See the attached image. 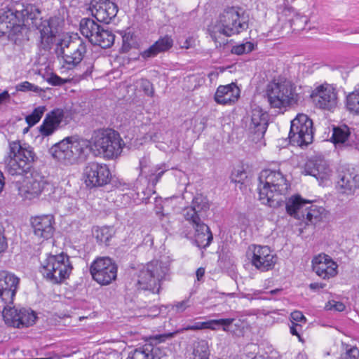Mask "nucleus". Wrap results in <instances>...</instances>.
Masks as SVG:
<instances>
[{
  "label": "nucleus",
  "mask_w": 359,
  "mask_h": 359,
  "mask_svg": "<svg viewBox=\"0 0 359 359\" xmlns=\"http://www.w3.org/2000/svg\"><path fill=\"white\" fill-rule=\"evenodd\" d=\"M240 92V89L234 83L219 86L215 92L214 99L219 104H231L238 100Z\"/></svg>",
  "instance_id": "cd10ccee"
},
{
  "label": "nucleus",
  "mask_w": 359,
  "mask_h": 359,
  "mask_svg": "<svg viewBox=\"0 0 359 359\" xmlns=\"http://www.w3.org/2000/svg\"><path fill=\"white\" fill-rule=\"evenodd\" d=\"M87 141L88 150L90 149L95 155L102 156L109 160L117 158L125 145L119 133L111 128L95 130L90 140Z\"/></svg>",
  "instance_id": "7ed1b4c3"
},
{
  "label": "nucleus",
  "mask_w": 359,
  "mask_h": 359,
  "mask_svg": "<svg viewBox=\"0 0 359 359\" xmlns=\"http://www.w3.org/2000/svg\"><path fill=\"white\" fill-rule=\"evenodd\" d=\"M165 263L152 260L141 269L135 277V285L139 290H147L153 294H158L161 282L168 272Z\"/></svg>",
  "instance_id": "39448f33"
},
{
  "label": "nucleus",
  "mask_w": 359,
  "mask_h": 359,
  "mask_svg": "<svg viewBox=\"0 0 359 359\" xmlns=\"http://www.w3.org/2000/svg\"><path fill=\"white\" fill-rule=\"evenodd\" d=\"M173 333L157 334L151 339V342L135 348L132 351L127 359H160L161 352L158 344L170 339Z\"/></svg>",
  "instance_id": "a211bd4d"
},
{
  "label": "nucleus",
  "mask_w": 359,
  "mask_h": 359,
  "mask_svg": "<svg viewBox=\"0 0 359 359\" xmlns=\"http://www.w3.org/2000/svg\"><path fill=\"white\" fill-rule=\"evenodd\" d=\"M123 41L124 46H125L126 45V36H123Z\"/></svg>",
  "instance_id": "0e129e2a"
},
{
  "label": "nucleus",
  "mask_w": 359,
  "mask_h": 359,
  "mask_svg": "<svg viewBox=\"0 0 359 359\" xmlns=\"http://www.w3.org/2000/svg\"><path fill=\"white\" fill-rule=\"evenodd\" d=\"M3 318L7 325L22 329L32 326L37 316L31 309L4 306Z\"/></svg>",
  "instance_id": "2eb2a0df"
},
{
  "label": "nucleus",
  "mask_w": 359,
  "mask_h": 359,
  "mask_svg": "<svg viewBox=\"0 0 359 359\" xmlns=\"http://www.w3.org/2000/svg\"><path fill=\"white\" fill-rule=\"evenodd\" d=\"M45 106H39L33 111L25 117V121L29 126L32 127L36 125L42 118L45 111Z\"/></svg>",
  "instance_id": "a19ab883"
},
{
  "label": "nucleus",
  "mask_w": 359,
  "mask_h": 359,
  "mask_svg": "<svg viewBox=\"0 0 359 359\" xmlns=\"http://www.w3.org/2000/svg\"><path fill=\"white\" fill-rule=\"evenodd\" d=\"M309 287L312 290H316V289L323 288L324 287V285L321 284V283H311Z\"/></svg>",
  "instance_id": "13d9d810"
},
{
  "label": "nucleus",
  "mask_w": 359,
  "mask_h": 359,
  "mask_svg": "<svg viewBox=\"0 0 359 359\" xmlns=\"http://www.w3.org/2000/svg\"><path fill=\"white\" fill-rule=\"evenodd\" d=\"M173 46V40L170 36L160 37L153 45L140 53V56L147 60L156 57L158 54L170 50Z\"/></svg>",
  "instance_id": "7c9ffc66"
},
{
  "label": "nucleus",
  "mask_w": 359,
  "mask_h": 359,
  "mask_svg": "<svg viewBox=\"0 0 359 359\" xmlns=\"http://www.w3.org/2000/svg\"><path fill=\"white\" fill-rule=\"evenodd\" d=\"M303 173L323 181L328 179L331 170L325 159L316 157L306 161Z\"/></svg>",
  "instance_id": "bb28decb"
},
{
  "label": "nucleus",
  "mask_w": 359,
  "mask_h": 359,
  "mask_svg": "<svg viewBox=\"0 0 359 359\" xmlns=\"http://www.w3.org/2000/svg\"><path fill=\"white\" fill-rule=\"evenodd\" d=\"M235 321L236 320L234 318H220L205 321V323H210L207 325L208 327H206V329L217 330L221 326L223 331L231 332L233 334H237L236 327H240L241 323L240 320L237 321L236 323H235Z\"/></svg>",
  "instance_id": "2f4dec72"
},
{
  "label": "nucleus",
  "mask_w": 359,
  "mask_h": 359,
  "mask_svg": "<svg viewBox=\"0 0 359 359\" xmlns=\"http://www.w3.org/2000/svg\"><path fill=\"white\" fill-rule=\"evenodd\" d=\"M46 81L49 84L53 86H61L67 83L66 80L55 74H51Z\"/></svg>",
  "instance_id": "8fccbe9b"
},
{
  "label": "nucleus",
  "mask_w": 359,
  "mask_h": 359,
  "mask_svg": "<svg viewBox=\"0 0 359 359\" xmlns=\"http://www.w3.org/2000/svg\"><path fill=\"white\" fill-rule=\"evenodd\" d=\"M280 292H282V289H280V288H277V289H274V290H271L269 292V293L271 295H276V294H279Z\"/></svg>",
  "instance_id": "052dcab7"
},
{
  "label": "nucleus",
  "mask_w": 359,
  "mask_h": 359,
  "mask_svg": "<svg viewBox=\"0 0 359 359\" xmlns=\"http://www.w3.org/2000/svg\"><path fill=\"white\" fill-rule=\"evenodd\" d=\"M83 175L85 183L89 188L106 185L111 177L108 165L97 162L88 163L84 169Z\"/></svg>",
  "instance_id": "dca6fc26"
},
{
  "label": "nucleus",
  "mask_w": 359,
  "mask_h": 359,
  "mask_svg": "<svg viewBox=\"0 0 359 359\" xmlns=\"http://www.w3.org/2000/svg\"><path fill=\"white\" fill-rule=\"evenodd\" d=\"M209 323H205V322H196L192 325H187L184 329L186 330H203L206 329V327H208L207 325Z\"/></svg>",
  "instance_id": "864d4df0"
},
{
  "label": "nucleus",
  "mask_w": 359,
  "mask_h": 359,
  "mask_svg": "<svg viewBox=\"0 0 359 359\" xmlns=\"http://www.w3.org/2000/svg\"><path fill=\"white\" fill-rule=\"evenodd\" d=\"M313 271L323 279H329L337 274V264L325 254H320L312 260Z\"/></svg>",
  "instance_id": "b1692460"
},
{
  "label": "nucleus",
  "mask_w": 359,
  "mask_h": 359,
  "mask_svg": "<svg viewBox=\"0 0 359 359\" xmlns=\"http://www.w3.org/2000/svg\"><path fill=\"white\" fill-rule=\"evenodd\" d=\"M182 47L184 48H189V41H188L187 39L184 41V45Z\"/></svg>",
  "instance_id": "680f3d73"
},
{
  "label": "nucleus",
  "mask_w": 359,
  "mask_h": 359,
  "mask_svg": "<svg viewBox=\"0 0 359 359\" xmlns=\"http://www.w3.org/2000/svg\"><path fill=\"white\" fill-rule=\"evenodd\" d=\"M68 111L67 109L55 108L46 114V116L39 126V133L43 137H48L60 128L62 122L68 121Z\"/></svg>",
  "instance_id": "aec40b11"
},
{
  "label": "nucleus",
  "mask_w": 359,
  "mask_h": 359,
  "mask_svg": "<svg viewBox=\"0 0 359 359\" xmlns=\"http://www.w3.org/2000/svg\"><path fill=\"white\" fill-rule=\"evenodd\" d=\"M86 140H77L74 137H67L55 144L49 150L51 156L63 164H72L88 150Z\"/></svg>",
  "instance_id": "6e6552de"
},
{
  "label": "nucleus",
  "mask_w": 359,
  "mask_h": 359,
  "mask_svg": "<svg viewBox=\"0 0 359 359\" xmlns=\"http://www.w3.org/2000/svg\"><path fill=\"white\" fill-rule=\"evenodd\" d=\"M351 135L350 128L346 125L334 126L331 140L334 144L346 142Z\"/></svg>",
  "instance_id": "e433bc0d"
},
{
  "label": "nucleus",
  "mask_w": 359,
  "mask_h": 359,
  "mask_svg": "<svg viewBox=\"0 0 359 359\" xmlns=\"http://www.w3.org/2000/svg\"><path fill=\"white\" fill-rule=\"evenodd\" d=\"M325 309L327 311H343L345 309V305L342 302L331 300L325 304Z\"/></svg>",
  "instance_id": "09e8293b"
},
{
  "label": "nucleus",
  "mask_w": 359,
  "mask_h": 359,
  "mask_svg": "<svg viewBox=\"0 0 359 359\" xmlns=\"http://www.w3.org/2000/svg\"><path fill=\"white\" fill-rule=\"evenodd\" d=\"M36 26L40 34L38 43L39 48L46 51L50 50L59 32L58 20L55 18L44 20L41 19L39 25L36 22Z\"/></svg>",
  "instance_id": "6ab92c4d"
},
{
  "label": "nucleus",
  "mask_w": 359,
  "mask_h": 359,
  "mask_svg": "<svg viewBox=\"0 0 359 359\" xmlns=\"http://www.w3.org/2000/svg\"><path fill=\"white\" fill-rule=\"evenodd\" d=\"M346 106L351 113L359 115V89L350 93L347 95Z\"/></svg>",
  "instance_id": "58836bf2"
},
{
  "label": "nucleus",
  "mask_w": 359,
  "mask_h": 359,
  "mask_svg": "<svg viewBox=\"0 0 359 359\" xmlns=\"http://www.w3.org/2000/svg\"><path fill=\"white\" fill-rule=\"evenodd\" d=\"M96 238L100 244L109 245V241L114 235V229L110 226H102L97 230Z\"/></svg>",
  "instance_id": "ea45409f"
},
{
  "label": "nucleus",
  "mask_w": 359,
  "mask_h": 359,
  "mask_svg": "<svg viewBox=\"0 0 359 359\" xmlns=\"http://www.w3.org/2000/svg\"><path fill=\"white\" fill-rule=\"evenodd\" d=\"M55 219L52 215L36 216L31 219L34 233L39 238L48 240L54 233Z\"/></svg>",
  "instance_id": "393cba45"
},
{
  "label": "nucleus",
  "mask_w": 359,
  "mask_h": 359,
  "mask_svg": "<svg viewBox=\"0 0 359 359\" xmlns=\"http://www.w3.org/2000/svg\"><path fill=\"white\" fill-rule=\"evenodd\" d=\"M9 148V154L4 160L5 172L12 177L28 175L34 158L31 148L23 147L19 142H11Z\"/></svg>",
  "instance_id": "20e7f679"
},
{
  "label": "nucleus",
  "mask_w": 359,
  "mask_h": 359,
  "mask_svg": "<svg viewBox=\"0 0 359 359\" xmlns=\"http://www.w3.org/2000/svg\"><path fill=\"white\" fill-rule=\"evenodd\" d=\"M183 233H184L185 237H187V238H192V236H191L190 233H185L184 231H183Z\"/></svg>",
  "instance_id": "e2e57ef3"
},
{
  "label": "nucleus",
  "mask_w": 359,
  "mask_h": 359,
  "mask_svg": "<svg viewBox=\"0 0 359 359\" xmlns=\"http://www.w3.org/2000/svg\"><path fill=\"white\" fill-rule=\"evenodd\" d=\"M268 127L267 114L264 113L259 108L252 111L250 131L252 134V140L257 142L261 140L266 131Z\"/></svg>",
  "instance_id": "a878e982"
},
{
  "label": "nucleus",
  "mask_w": 359,
  "mask_h": 359,
  "mask_svg": "<svg viewBox=\"0 0 359 359\" xmlns=\"http://www.w3.org/2000/svg\"><path fill=\"white\" fill-rule=\"evenodd\" d=\"M11 99V95L7 90L3 91L0 93V104L4 102H8Z\"/></svg>",
  "instance_id": "6e6d98bb"
},
{
  "label": "nucleus",
  "mask_w": 359,
  "mask_h": 359,
  "mask_svg": "<svg viewBox=\"0 0 359 359\" xmlns=\"http://www.w3.org/2000/svg\"><path fill=\"white\" fill-rule=\"evenodd\" d=\"M145 173L143 174L148 183L153 187L159 182L163 175L169 170V166L165 163L149 166Z\"/></svg>",
  "instance_id": "f704fd0d"
},
{
  "label": "nucleus",
  "mask_w": 359,
  "mask_h": 359,
  "mask_svg": "<svg viewBox=\"0 0 359 359\" xmlns=\"http://www.w3.org/2000/svg\"><path fill=\"white\" fill-rule=\"evenodd\" d=\"M20 278L6 271H0V307H8L13 303Z\"/></svg>",
  "instance_id": "f3484780"
},
{
  "label": "nucleus",
  "mask_w": 359,
  "mask_h": 359,
  "mask_svg": "<svg viewBox=\"0 0 359 359\" xmlns=\"http://www.w3.org/2000/svg\"><path fill=\"white\" fill-rule=\"evenodd\" d=\"M359 350L354 346H347L346 351L341 354L339 359H358Z\"/></svg>",
  "instance_id": "a18cd8bd"
},
{
  "label": "nucleus",
  "mask_w": 359,
  "mask_h": 359,
  "mask_svg": "<svg viewBox=\"0 0 359 359\" xmlns=\"http://www.w3.org/2000/svg\"><path fill=\"white\" fill-rule=\"evenodd\" d=\"M276 262V257L268 246H255L251 258L252 265L260 271L272 269Z\"/></svg>",
  "instance_id": "5701e85b"
},
{
  "label": "nucleus",
  "mask_w": 359,
  "mask_h": 359,
  "mask_svg": "<svg viewBox=\"0 0 359 359\" xmlns=\"http://www.w3.org/2000/svg\"><path fill=\"white\" fill-rule=\"evenodd\" d=\"M302 325L301 324L297 323H290V332L291 334L298 337L299 339H301L300 333L302 331Z\"/></svg>",
  "instance_id": "603ef678"
},
{
  "label": "nucleus",
  "mask_w": 359,
  "mask_h": 359,
  "mask_svg": "<svg viewBox=\"0 0 359 359\" xmlns=\"http://www.w3.org/2000/svg\"><path fill=\"white\" fill-rule=\"evenodd\" d=\"M290 320V323L304 325L306 322V318L302 311H294L291 313Z\"/></svg>",
  "instance_id": "de8ad7c7"
},
{
  "label": "nucleus",
  "mask_w": 359,
  "mask_h": 359,
  "mask_svg": "<svg viewBox=\"0 0 359 359\" xmlns=\"http://www.w3.org/2000/svg\"><path fill=\"white\" fill-rule=\"evenodd\" d=\"M191 305L190 298H187L181 302H176L172 304V309L177 313H182Z\"/></svg>",
  "instance_id": "49530a36"
},
{
  "label": "nucleus",
  "mask_w": 359,
  "mask_h": 359,
  "mask_svg": "<svg viewBox=\"0 0 359 359\" xmlns=\"http://www.w3.org/2000/svg\"><path fill=\"white\" fill-rule=\"evenodd\" d=\"M94 39H93V45L100 46L102 48H108L113 45L115 35L109 29L102 27Z\"/></svg>",
  "instance_id": "c9c22d12"
},
{
  "label": "nucleus",
  "mask_w": 359,
  "mask_h": 359,
  "mask_svg": "<svg viewBox=\"0 0 359 359\" xmlns=\"http://www.w3.org/2000/svg\"><path fill=\"white\" fill-rule=\"evenodd\" d=\"M139 87L145 95L149 97H153L154 95V89L153 84L146 79H142L138 82Z\"/></svg>",
  "instance_id": "37998d69"
},
{
  "label": "nucleus",
  "mask_w": 359,
  "mask_h": 359,
  "mask_svg": "<svg viewBox=\"0 0 359 359\" xmlns=\"http://www.w3.org/2000/svg\"><path fill=\"white\" fill-rule=\"evenodd\" d=\"M309 204L310 201L304 199L299 195L292 196L286 201V212L290 216L302 222L304 218L306 207Z\"/></svg>",
  "instance_id": "c85d7f7f"
},
{
  "label": "nucleus",
  "mask_w": 359,
  "mask_h": 359,
  "mask_svg": "<svg viewBox=\"0 0 359 359\" xmlns=\"http://www.w3.org/2000/svg\"><path fill=\"white\" fill-rule=\"evenodd\" d=\"M204 274H205V269L202 268V267L198 268L196 272L197 280L198 281H200L204 276Z\"/></svg>",
  "instance_id": "4d7b16f0"
},
{
  "label": "nucleus",
  "mask_w": 359,
  "mask_h": 359,
  "mask_svg": "<svg viewBox=\"0 0 359 359\" xmlns=\"http://www.w3.org/2000/svg\"><path fill=\"white\" fill-rule=\"evenodd\" d=\"M5 182H4V177L2 173V172L0 170V192L2 191L4 187Z\"/></svg>",
  "instance_id": "bf43d9fd"
},
{
  "label": "nucleus",
  "mask_w": 359,
  "mask_h": 359,
  "mask_svg": "<svg viewBox=\"0 0 359 359\" xmlns=\"http://www.w3.org/2000/svg\"><path fill=\"white\" fill-rule=\"evenodd\" d=\"M311 97L320 109L330 110L337 104V93L330 85H321L313 90Z\"/></svg>",
  "instance_id": "412c9836"
},
{
  "label": "nucleus",
  "mask_w": 359,
  "mask_h": 359,
  "mask_svg": "<svg viewBox=\"0 0 359 359\" xmlns=\"http://www.w3.org/2000/svg\"><path fill=\"white\" fill-rule=\"evenodd\" d=\"M306 209L305 214H304V218L302 219V222L306 225L315 224L320 222L325 211L323 207L313 204L311 201L306 205Z\"/></svg>",
  "instance_id": "473e14b6"
},
{
  "label": "nucleus",
  "mask_w": 359,
  "mask_h": 359,
  "mask_svg": "<svg viewBox=\"0 0 359 359\" xmlns=\"http://www.w3.org/2000/svg\"><path fill=\"white\" fill-rule=\"evenodd\" d=\"M72 269L69 257L62 252L48 255L41 264L40 272L51 283L60 284L69 277Z\"/></svg>",
  "instance_id": "423d86ee"
},
{
  "label": "nucleus",
  "mask_w": 359,
  "mask_h": 359,
  "mask_svg": "<svg viewBox=\"0 0 359 359\" xmlns=\"http://www.w3.org/2000/svg\"><path fill=\"white\" fill-rule=\"evenodd\" d=\"M266 97L271 108H285L297 102L295 87L286 79H274L266 86Z\"/></svg>",
  "instance_id": "0eeeda50"
},
{
  "label": "nucleus",
  "mask_w": 359,
  "mask_h": 359,
  "mask_svg": "<svg viewBox=\"0 0 359 359\" xmlns=\"http://www.w3.org/2000/svg\"><path fill=\"white\" fill-rule=\"evenodd\" d=\"M118 266L109 257L96 258L90 266L92 278L100 285L111 284L117 277Z\"/></svg>",
  "instance_id": "ddd939ff"
},
{
  "label": "nucleus",
  "mask_w": 359,
  "mask_h": 359,
  "mask_svg": "<svg viewBox=\"0 0 359 359\" xmlns=\"http://www.w3.org/2000/svg\"><path fill=\"white\" fill-rule=\"evenodd\" d=\"M60 46V55L68 69L76 67L83 60L86 53V44L80 38L75 39L61 40L57 43Z\"/></svg>",
  "instance_id": "4468645a"
},
{
  "label": "nucleus",
  "mask_w": 359,
  "mask_h": 359,
  "mask_svg": "<svg viewBox=\"0 0 359 359\" xmlns=\"http://www.w3.org/2000/svg\"><path fill=\"white\" fill-rule=\"evenodd\" d=\"M288 138L290 144L307 146L313 142V121L304 114H298L292 121Z\"/></svg>",
  "instance_id": "9b49d317"
},
{
  "label": "nucleus",
  "mask_w": 359,
  "mask_h": 359,
  "mask_svg": "<svg viewBox=\"0 0 359 359\" xmlns=\"http://www.w3.org/2000/svg\"><path fill=\"white\" fill-rule=\"evenodd\" d=\"M339 191L346 195H353L359 189V176L349 171L339 175L337 182Z\"/></svg>",
  "instance_id": "c756f323"
},
{
  "label": "nucleus",
  "mask_w": 359,
  "mask_h": 359,
  "mask_svg": "<svg viewBox=\"0 0 359 359\" xmlns=\"http://www.w3.org/2000/svg\"><path fill=\"white\" fill-rule=\"evenodd\" d=\"M8 248V241L5 236L4 228L0 225V253L4 252Z\"/></svg>",
  "instance_id": "3c124183"
},
{
  "label": "nucleus",
  "mask_w": 359,
  "mask_h": 359,
  "mask_svg": "<svg viewBox=\"0 0 359 359\" xmlns=\"http://www.w3.org/2000/svg\"><path fill=\"white\" fill-rule=\"evenodd\" d=\"M16 90L22 92L33 91L35 93H39L41 89L29 81H24L18 84L15 87Z\"/></svg>",
  "instance_id": "c03bdc74"
},
{
  "label": "nucleus",
  "mask_w": 359,
  "mask_h": 359,
  "mask_svg": "<svg viewBox=\"0 0 359 359\" xmlns=\"http://www.w3.org/2000/svg\"><path fill=\"white\" fill-rule=\"evenodd\" d=\"M248 28V17L240 8H228L219 15L217 31L226 36L238 34Z\"/></svg>",
  "instance_id": "1a4fd4ad"
},
{
  "label": "nucleus",
  "mask_w": 359,
  "mask_h": 359,
  "mask_svg": "<svg viewBox=\"0 0 359 359\" xmlns=\"http://www.w3.org/2000/svg\"><path fill=\"white\" fill-rule=\"evenodd\" d=\"M102 27L94 20L83 18L80 22V32L93 44V39L101 31Z\"/></svg>",
  "instance_id": "72a5a7b5"
},
{
  "label": "nucleus",
  "mask_w": 359,
  "mask_h": 359,
  "mask_svg": "<svg viewBox=\"0 0 359 359\" xmlns=\"http://www.w3.org/2000/svg\"><path fill=\"white\" fill-rule=\"evenodd\" d=\"M40 11L34 6H22L21 10L8 9L0 14V34H6L20 22H27L29 20H36Z\"/></svg>",
  "instance_id": "9d476101"
},
{
  "label": "nucleus",
  "mask_w": 359,
  "mask_h": 359,
  "mask_svg": "<svg viewBox=\"0 0 359 359\" xmlns=\"http://www.w3.org/2000/svg\"><path fill=\"white\" fill-rule=\"evenodd\" d=\"M150 160L149 157L144 156L140 159V175H143L144 173L147 171L146 169L148 168L149 165Z\"/></svg>",
  "instance_id": "5fc2aeb1"
},
{
  "label": "nucleus",
  "mask_w": 359,
  "mask_h": 359,
  "mask_svg": "<svg viewBox=\"0 0 359 359\" xmlns=\"http://www.w3.org/2000/svg\"><path fill=\"white\" fill-rule=\"evenodd\" d=\"M255 48L254 43L246 42L245 43L238 44L233 46L231 53L238 55L247 54L252 51Z\"/></svg>",
  "instance_id": "79ce46f5"
},
{
  "label": "nucleus",
  "mask_w": 359,
  "mask_h": 359,
  "mask_svg": "<svg viewBox=\"0 0 359 359\" xmlns=\"http://www.w3.org/2000/svg\"><path fill=\"white\" fill-rule=\"evenodd\" d=\"M22 182H16L15 187L18 194L24 199L32 200L37 198L42 192L52 189V185L48 183L43 176L36 172H29L22 177Z\"/></svg>",
  "instance_id": "f8f14e48"
},
{
  "label": "nucleus",
  "mask_w": 359,
  "mask_h": 359,
  "mask_svg": "<svg viewBox=\"0 0 359 359\" xmlns=\"http://www.w3.org/2000/svg\"><path fill=\"white\" fill-rule=\"evenodd\" d=\"M210 204L208 198L202 194L196 195L191 205L182 210V215L195 230L194 243L197 247L205 249L212 241L213 236L210 229L203 219L207 217Z\"/></svg>",
  "instance_id": "f03ea898"
},
{
  "label": "nucleus",
  "mask_w": 359,
  "mask_h": 359,
  "mask_svg": "<svg viewBox=\"0 0 359 359\" xmlns=\"http://www.w3.org/2000/svg\"><path fill=\"white\" fill-rule=\"evenodd\" d=\"M258 200L270 208L280 207L284 202L290 184L280 170L264 169L259 173Z\"/></svg>",
  "instance_id": "f257e3e1"
},
{
  "label": "nucleus",
  "mask_w": 359,
  "mask_h": 359,
  "mask_svg": "<svg viewBox=\"0 0 359 359\" xmlns=\"http://www.w3.org/2000/svg\"><path fill=\"white\" fill-rule=\"evenodd\" d=\"M210 349L208 343L205 340H201L194 345L193 350V359H209Z\"/></svg>",
  "instance_id": "4c0bfd02"
},
{
  "label": "nucleus",
  "mask_w": 359,
  "mask_h": 359,
  "mask_svg": "<svg viewBox=\"0 0 359 359\" xmlns=\"http://www.w3.org/2000/svg\"><path fill=\"white\" fill-rule=\"evenodd\" d=\"M90 11L97 21L109 24L116 16L118 6L109 0H93Z\"/></svg>",
  "instance_id": "4be33fe9"
},
{
  "label": "nucleus",
  "mask_w": 359,
  "mask_h": 359,
  "mask_svg": "<svg viewBox=\"0 0 359 359\" xmlns=\"http://www.w3.org/2000/svg\"><path fill=\"white\" fill-rule=\"evenodd\" d=\"M255 359H258V358L256 356V357L255 358Z\"/></svg>",
  "instance_id": "69168bd1"
}]
</instances>
